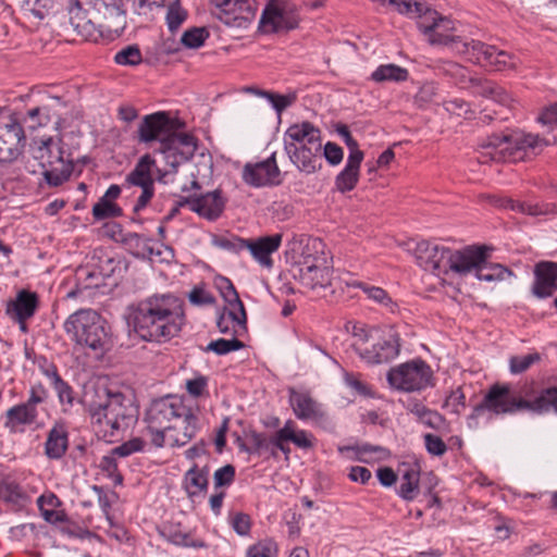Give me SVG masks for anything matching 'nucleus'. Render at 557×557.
<instances>
[{"instance_id":"1","label":"nucleus","mask_w":557,"mask_h":557,"mask_svg":"<svg viewBox=\"0 0 557 557\" xmlns=\"http://www.w3.org/2000/svg\"><path fill=\"white\" fill-rule=\"evenodd\" d=\"M418 28L431 45L449 46L469 60L495 71L516 69L519 59L512 53L478 40H462L456 35V25L435 10L426 11L419 20Z\"/></svg>"},{"instance_id":"2","label":"nucleus","mask_w":557,"mask_h":557,"mask_svg":"<svg viewBox=\"0 0 557 557\" xmlns=\"http://www.w3.org/2000/svg\"><path fill=\"white\" fill-rule=\"evenodd\" d=\"M145 421L156 447H182L198 432V417L181 397L156 399L146 411Z\"/></svg>"},{"instance_id":"3","label":"nucleus","mask_w":557,"mask_h":557,"mask_svg":"<svg viewBox=\"0 0 557 557\" xmlns=\"http://www.w3.org/2000/svg\"><path fill=\"white\" fill-rule=\"evenodd\" d=\"M184 308L172 294H156L137 302L131 313L134 332L144 341L165 343L178 335L184 324Z\"/></svg>"},{"instance_id":"4","label":"nucleus","mask_w":557,"mask_h":557,"mask_svg":"<svg viewBox=\"0 0 557 557\" xmlns=\"http://www.w3.org/2000/svg\"><path fill=\"white\" fill-rule=\"evenodd\" d=\"M557 413V387L542 389L534 394L530 389L515 391L508 384H494L469 414L467 422L471 429L479 426V418L484 411L494 414H513L529 411L543 414L550 410Z\"/></svg>"},{"instance_id":"5","label":"nucleus","mask_w":557,"mask_h":557,"mask_svg":"<svg viewBox=\"0 0 557 557\" xmlns=\"http://www.w3.org/2000/svg\"><path fill=\"white\" fill-rule=\"evenodd\" d=\"M82 401L96 433L104 440L119 436L137 420V408L121 393L104 387L87 388Z\"/></svg>"},{"instance_id":"6","label":"nucleus","mask_w":557,"mask_h":557,"mask_svg":"<svg viewBox=\"0 0 557 557\" xmlns=\"http://www.w3.org/2000/svg\"><path fill=\"white\" fill-rule=\"evenodd\" d=\"M138 138L143 143L159 141L158 151L171 171H176L188 161L197 149L196 138L186 133H176L174 121L165 112L146 115L139 124Z\"/></svg>"},{"instance_id":"7","label":"nucleus","mask_w":557,"mask_h":557,"mask_svg":"<svg viewBox=\"0 0 557 557\" xmlns=\"http://www.w3.org/2000/svg\"><path fill=\"white\" fill-rule=\"evenodd\" d=\"M128 0H71L69 15L72 26L83 35H90L95 24L120 35L126 27Z\"/></svg>"},{"instance_id":"8","label":"nucleus","mask_w":557,"mask_h":557,"mask_svg":"<svg viewBox=\"0 0 557 557\" xmlns=\"http://www.w3.org/2000/svg\"><path fill=\"white\" fill-rule=\"evenodd\" d=\"M64 330L77 346L88 348L101 356L111 347V334L104 319L92 309H81L72 313Z\"/></svg>"},{"instance_id":"9","label":"nucleus","mask_w":557,"mask_h":557,"mask_svg":"<svg viewBox=\"0 0 557 557\" xmlns=\"http://www.w3.org/2000/svg\"><path fill=\"white\" fill-rule=\"evenodd\" d=\"M320 238H310L292 264L294 280L308 289L317 290L331 284L332 268Z\"/></svg>"},{"instance_id":"10","label":"nucleus","mask_w":557,"mask_h":557,"mask_svg":"<svg viewBox=\"0 0 557 557\" xmlns=\"http://www.w3.org/2000/svg\"><path fill=\"white\" fill-rule=\"evenodd\" d=\"M547 143L539 135L513 132L507 136H493L480 146L479 160L482 163L516 162L523 159V153L535 152L546 146Z\"/></svg>"},{"instance_id":"11","label":"nucleus","mask_w":557,"mask_h":557,"mask_svg":"<svg viewBox=\"0 0 557 557\" xmlns=\"http://www.w3.org/2000/svg\"><path fill=\"white\" fill-rule=\"evenodd\" d=\"M433 371L421 359H414L392 368L387 381L392 388L400 392H420L432 385Z\"/></svg>"},{"instance_id":"12","label":"nucleus","mask_w":557,"mask_h":557,"mask_svg":"<svg viewBox=\"0 0 557 557\" xmlns=\"http://www.w3.org/2000/svg\"><path fill=\"white\" fill-rule=\"evenodd\" d=\"M215 16L228 27L248 28L258 11L257 0H210Z\"/></svg>"},{"instance_id":"13","label":"nucleus","mask_w":557,"mask_h":557,"mask_svg":"<svg viewBox=\"0 0 557 557\" xmlns=\"http://www.w3.org/2000/svg\"><path fill=\"white\" fill-rule=\"evenodd\" d=\"M39 158L47 159L46 163H42L44 166H48L44 176L50 186H60L71 176L72 164L64 160L62 151L52 138L44 141L39 148Z\"/></svg>"},{"instance_id":"14","label":"nucleus","mask_w":557,"mask_h":557,"mask_svg":"<svg viewBox=\"0 0 557 557\" xmlns=\"http://www.w3.org/2000/svg\"><path fill=\"white\" fill-rule=\"evenodd\" d=\"M297 25V15L282 0H270L260 18V27L264 33L289 30Z\"/></svg>"},{"instance_id":"15","label":"nucleus","mask_w":557,"mask_h":557,"mask_svg":"<svg viewBox=\"0 0 557 557\" xmlns=\"http://www.w3.org/2000/svg\"><path fill=\"white\" fill-rule=\"evenodd\" d=\"M449 250L445 246L421 240L417 243L413 253L423 270L441 276L448 273Z\"/></svg>"},{"instance_id":"16","label":"nucleus","mask_w":557,"mask_h":557,"mask_svg":"<svg viewBox=\"0 0 557 557\" xmlns=\"http://www.w3.org/2000/svg\"><path fill=\"white\" fill-rule=\"evenodd\" d=\"M243 181L253 187L274 186L282 182L275 153L263 161L247 163L243 169Z\"/></svg>"},{"instance_id":"17","label":"nucleus","mask_w":557,"mask_h":557,"mask_svg":"<svg viewBox=\"0 0 557 557\" xmlns=\"http://www.w3.org/2000/svg\"><path fill=\"white\" fill-rule=\"evenodd\" d=\"M488 259V249L485 246H467L458 250H449L448 272L467 275L476 272L480 264Z\"/></svg>"},{"instance_id":"18","label":"nucleus","mask_w":557,"mask_h":557,"mask_svg":"<svg viewBox=\"0 0 557 557\" xmlns=\"http://www.w3.org/2000/svg\"><path fill=\"white\" fill-rule=\"evenodd\" d=\"M178 206H187L190 211L198 215L213 221L216 220L224 210V199L219 190L207 193L200 196H187L178 201Z\"/></svg>"},{"instance_id":"19","label":"nucleus","mask_w":557,"mask_h":557,"mask_svg":"<svg viewBox=\"0 0 557 557\" xmlns=\"http://www.w3.org/2000/svg\"><path fill=\"white\" fill-rule=\"evenodd\" d=\"M283 235L280 233L261 236L256 238H247L246 247L251 258L264 269L273 268V258L272 255L276 252L282 245Z\"/></svg>"},{"instance_id":"20","label":"nucleus","mask_w":557,"mask_h":557,"mask_svg":"<svg viewBox=\"0 0 557 557\" xmlns=\"http://www.w3.org/2000/svg\"><path fill=\"white\" fill-rule=\"evenodd\" d=\"M169 169H158L156 160L148 153L141 156L137 161L135 168L127 174L125 182L132 186L147 187L154 185L153 173L158 174V180L164 182L168 174L174 173Z\"/></svg>"},{"instance_id":"21","label":"nucleus","mask_w":557,"mask_h":557,"mask_svg":"<svg viewBox=\"0 0 557 557\" xmlns=\"http://www.w3.org/2000/svg\"><path fill=\"white\" fill-rule=\"evenodd\" d=\"M289 403L294 414L299 420H310L315 423H324L329 420L322 405L307 392L290 391Z\"/></svg>"},{"instance_id":"22","label":"nucleus","mask_w":557,"mask_h":557,"mask_svg":"<svg viewBox=\"0 0 557 557\" xmlns=\"http://www.w3.org/2000/svg\"><path fill=\"white\" fill-rule=\"evenodd\" d=\"M399 335L395 331L389 330L368 348V354L364 355L362 360L369 364L388 362L399 355Z\"/></svg>"},{"instance_id":"23","label":"nucleus","mask_w":557,"mask_h":557,"mask_svg":"<svg viewBox=\"0 0 557 557\" xmlns=\"http://www.w3.org/2000/svg\"><path fill=\"white\" fill-rule=\"evenodd\" d=\"M322 145L321 129L309 121L294 123L284 134V149L287 146L301 147Z\"/></svg>"},{"instance_id":"24","label":"nucleus","mask_w":557,"mask_h":557,"mask_svg":"<svg viewBox=\"0 0 557 557\" xmlns=\"http://www.w3.org/2000/svg\"><path fill=\"white\" fill-rule=\"evenodd\" d=\"M290 162L306 174H313L321 169L320 157L322 145L293 147L287 146L285 150Z\"/></svg>"},{"instance_id":"25","label":"nucleus","mask_w":557,"mask_h":557,"mask_svg":"<svg viewBox=\"0 0 557 557\" xmlns=\"http://www.w3.org/2000/svg\"><path fill=\"white\" fill-rule=\"evenodd\" d=\"M534 275L533 294L539 298L552 296L557 289V264L542 261L535 265Z\"/></svg>"},{"instance_id":"26","label":"nucleus","mask_w":557,"mask_h":557,"mask_svg":"<svg viewBox=\"0 0 557 557\" xmlns=\"http://www.w3.org/2000/svg\"><path fill=\"white\" fill-rule=\"evenodd\" d=\"M39 306L36 293L22 289L13 301L8 305L7 313L14 320H29Z\"/></svg>"},{"instance_id":"27","label":"nucleus","mask_w":557,"mask_h":557,"mask_svg":"<svg viewBox=\"0 0 557 557\" xmlns=\"http://www.w3.org/2000/svg\"><path fill=\"white\" fill-rule=\"evenodd\" d=\"M218 329L223 334L242 337L247 333V314L245 309L224 308L216 321Z\"/></svg>"},{"instance_id":"28","label":"nucleus","mask_w":557,"mask_h":557,"mask_svg":"<svg viewBox=\"0 0 557 557\" xmlns=\"http://www.w3.org/2000/svg\"><path fill=\"white\" fill-rule=\"evenodd\" d=\"M38 418V411L32 410L25 404H18L7 410L3 425L11 433L23 432L26 425H32Z\"/></svg>"},{"instance_id":"29","label":"nucleus","mask_w":557,"mask_h":557,"mask_svg":"<svg viewBox=\"0 0 557 557\" xmlns=\"http://www.w3.org/2000/svg\"><path fill=\"white\" fill-rule=\"evenodd\" d=\"M361 162L358 153L348 156L345 168L335 177L334 184L337 191L345 194L357 186Z\"/></svg>"},{"instance_id":"30","label":"nucleus","mask_w":557,"mask_h":557,"mask_svg":"<svg viewBox=\"0 0 557 557\" xmlns=\"http://www.w3.org/2000/svg\"><path fill=\"white\" fill-rule=\"evenodd\" d=\"M69 446V434L64 425L55 424L48 432L45 454L49 459L62 458Z\"/></svg>"},{"instance_id":"31","label":"nucleus","mask_w":557,"mask_h":557,"mask_svg":"<svg viewBox=\"0 0 557 557\" xmlns=\"http://www.w3.org/2000/svg\"><path fill=\"white\" fill-rule=\"evenodd\" d=\"M470 82L475 87V92L479 95L492 99L498 104L511 108L515 102L511 95L507 92L505 88L499 86L498 84L481 78H470Z\"/></svg>"},{"instance_id":"32","label":"nucleus","mask_w":557,"mask_h":557,"mask_svg":"<svg viewBox=\"0 0 557 557\" xmlns=\"http://www.w3.org/2000/svg\"><path fill=\"white\" fill-rule=\"evenodd\" d=\"M348 286L361 289L367 295L368 299L384 307L389 312H395L397 310V304L382 287L373 286L369 283L357 280L349 282Z\"/></svg>"},{"instance_id":"33","label":"nucleus","mask_w":557,"mask_h":557,"mask_svg":"<svg viewBox=\"0 0 557 557\" xmlns=\"http://www.w3.org/2000/svg\"><path fill=\"white\" fill-rule=\"evenodd\" d=\"M7 133L9 139L0 136V162H10L17 157L16 143L23 138V131L17 124L7 125Z\"/></svg>"},{"instance_id":"34","label":"nucleus","mask_w":557,"mask_h":557,"mask_svg":"<svg viewBox=\"0 0 557 557\" xmlns=\"http://www.w3.org/2000/svg\"><path fill=\"white\" fill-rule=\"evenodd\" d=\"M420 473L413 468H406L400 475L397 493L405 500H412L419 493Z\"/></svg>"},{"instance_id":"35","label":"nucleus","mask_w":557,"mask_h":557,"mask_svg":"<svg viewBox=\"0 0 557 557\" xmlns=\"http://www.w3.org/2000/svg\"><path fill=\"white\" fill-rule=\"evenodd\" d=\"M408 70L396 64H382L371 74V79L376 83L384 82H405L408 79Z\"/></svg>"},{"instance_id":"36","label":"nucleus","mask_w":557,"mask_h":557,"mask_svg":"<svg viewBox=\"0 0 557 557\" xmlns=\"http://www.w3.org/2000/svg\"><path fill=\"white\" fill-rule=\"evenodd\" d=\"M475 276L480 281L491 283L506 280L507 277L512 276V272L499 263H490L486 260L480 264L475 272Z\"/></svg>"},{"instance_id":"37","label":"nucleus","mask_w":557,"mask_h":557,"mask_svg":"<svg viewBox=\"0 0 557 557\" xmlns=\"http://www.w3.org/2000/svg\"><path fill=\"white\" fill-rule=\"evenodd\" d=\"M184 485L189 496L205 492L208 487L207 472L198 469L196 466L191 467L185 474Z\"/></svg>"},{"instance_id":"38","label":"nucleus","mask_w":557,"mask_h":557,"mask_svg":"<svg viewBox=\"0 0 557 557\" xmlns=\"http://www.w3.org/2000/svg\"><path fill=\"white\" fill-rule=\"evenodd\" d=\"M288 442H292L297 447L302 449H310L314 445V436L306 431L296 428V424L293 420H287L284 424Z\"/></svg>"},{"instance_id":"39","label":"nucleus","mask_w":557,"mask_h":557,"mask_svg":"<svg viewBox=\"0 0 557 557\" xmlns=\"http://www.w3.org/2000/svg\"><path fill=\"white\" fill-rule=\"evenodd\" d=\"M375 333L376 331L369 329L363 324H355L352 326V348L361 359H363L364 355L368 354V343L374 339Z\"/></svg>"},{"instance_id":"40","label":"nucleus","mask_w":557,"mask_h":557,"mask_svg":"<svg viewBox=\"0 0 557 557\" xmlns=\"http://www.w3.org/2000/svg\"><path fill=\"white\" fill-rule=\"evenodd\" d=\"M391 4H393L397 11L401 14L407 15L410 18H414L417 21V25L419 26V20L426 12L430 11L425 3L418 2L416 0H388Z\"/></svg>"},{"instance_id":"41","label":"nucleus","mask_w":557,"mask_h":557,"mask_svg":"<svg viewBox=\"0 0 557 557\" xmlns=\"http://www.w3.org/2000/svg\"><path fill=\"white\" fill-rule=\"evenodd\" d=\"M244 347V343L240 342L237 337H232L231 339L219 338L210 342L205 351H212L219 356L226 355L231 351L239 350Z\"/></svg>"},{"instance_id":"42","label":"nucleus","mask_w":557,"mask_h":557,"mask_svg":"<svg viewBox=\"0 0 557 557\" xmlns=\"http://www.w3.org/2000/svg\"><path fill=\"white\" fill-rule=\"evenodd\" d=\"M143 55L136 45H131L117 51L114 55V62L119 65L135 66L140 64Z\"/></svg>"},{"instance_id":"43","label":"nucleus","mask_w":557,"mask_h":557,"mask_svg":"<svg viewBox=\"0 0 557 557\" xmlns=\"http://www.w3.org/2000/svg\"><path fill=\"white\" fill-rule=\"evenodd\" d=\"M92 215L99 221L108 218H116L122 215V209L115 202L100 198L92 207Z\"/></svg>"},{"instance_id":"44","label":"nucleus","mask_w":557,"mask_h":557,"mask_svg":"<svg viewBox=\"0 0 557 557\" xmlns=\"http://www.w3.org/2000/svg\"><path fill=\"white\" fill-rule=\"evenodd\" d=\"M247 91L267 98L278 114L288 108L295 99L293 96L277 95L269 91L257 90L251 87L247 88Z\"/></svg>"},{"instance_id":"45","label":"nucleus","mask_w":557,"mask_h":557,"mask_svg":"<svg viewBox=\"0 0 557 557\" xmlns=\"http://www.w3.org/2000/svg\"><path fill=\"white\" fill-rule=\"evenodd\" d=\"M246 239L235 235L214 237L212 243L215 247L233 252L239 253L245 250Z\"/></svg>"},{"instance_id":"46","label":"nucleus","mask_w":557,"mask_h":557,"mask_svg":"<svg viewBox=\"0 0 557 557\" xmlns=\"http://www.w3.org/2000/svg\"><path fill=\"white\" fill-rule=\"evenodd\" d=\"M277 552V544L271 539H265L251 545L247 550V557H276Z\"/></svg>"},{"instance_id":"47","label":"nucleus","mask_w":557,"mask_h":557,"mask_svg":"<svg viewBox=\"0 0 557 557\" xmlns=\"http://www.w3.org/2000/svg\"><path fill=\"white\" fill-rule=\"evenodd\" d=\"M162 535L171 543L182 546L194 545L190 534L186 531L180 530L173 524H166L161 531Z\"/></svg>"},{"instance_id":"48","label":"nucleus","mask_w":557,"mask_h":557,"mask_svg":"<svg viewBox=\"0 0 557 557\" xmlns=\"http://www.w3.org/2000/svg\"><path fill=\"white\" fill-rule=\"evenodd\" d=\"M187 13L182 8L180 0L170 3L166 12V24L171 32L176 30L186 20Z\"/></svg>"},{"instance_id":"49","label":"nucleus","mask_w":557,"mask_h":557,"mask_svg":"<svg viewBox=\"0 0 557 557\" xmlns=\"http://www.w3.org/2000/svg\"><path fill=\"white\" fill-rule=\"evenodd\" d=\"M24 9L34 17L44 20L53 9V0H25Z\"/></svg>"},{"instance_id":"50","label":"nucleus","mask_w":557,"mask_h":557,"mask_svg":"<svg viewBox=\"0 0 557 557\" xmlns=\"http://www.w3.org/2000/svg\"><path fill=\"white\" fill-rule=\"evenodd\" d=\"M444 408H446L450 413L457 416L461 414V412L466 409V395L461 387H457L450 392V394L445 399Z\"/></svg>"},{"instance_id":"51","label":"nucleus","mask_w":557,"mask_h":557,"mask_svg":"<svg viewBox=\"0 0 557 557\" xmlns=\"http://www.w3.org/2000/svg\"><path fill=\"white\" fill-rule=\"evenodd\" d=\"M187 393L194 397L199 398L203 396H208V377L201 374H198L185 383Z\"/></svg>"},{"instance_id":"52","label":"nucleus","mask_w":557,"mask_h":557,"mask_svg":"<svg viewBox=\"0 0 557 557\" xmlns=\"http://www.w3.org/2000/svg\"><path fill=\"white\" fill-rule=\"evenodd\" d=\"M540 360V355L537 352L524 355V356H513L509 360L510 372L515 374L522 373L527 371L534 362Z\"/></svg>"},{"instance_id":"53","label":"nucleus","mask_w":557,"mask_h":557,"mask_svg":"<svg viewBox=\"0 0 557 557\" xmlns=\"http://www.w3.org/2000/svg\"><path fill=\"white\" fill-rule=\"evenodd\" d=\"M99 468L108 474V476L115 483L121 484L123 476L117 470V462L115 456L110 453L101 458Z\"/></svg>"},{"instance_id":"54","label":"nucleus","mask_w":557,"mask_h":557,"mask_svg":"<svg viewBox=\"0 0 557 557\" xmlns=\"http://www.w3.org/2000/svg\"><path fill=\"white\" fill-rule=\"evenodd\" d=\"M224 286L222 287V296L226 302L224 308L227 309H245L244 304L239 299V296L228 278H224Z\"/></svg>"},{"instance_id":"55","label":"nucleus","mask_w":557,"mask_h":557,"mask_svg":"<svg viewBox=\"0 0 557 557\" xmlns=\"http://www.w3.org/2000/svg\"><path fill=\"white\" fill-rule=\"evenodd\" d=\"M423 440L425 449L430 455L442 457L447 451V445L438 435L428 433L423 436Z\"/></svg>"},{"instance_id":"56","label":"nucleus","mask_w":557,"mask_h":557,"mask_svg":"<svg viewBox=\"0 0 557 557\" xmlns=\"http://www.w3.org/2000/svg\"><path fill=\"white\" fill-rule=\"evenodd\" d=\"M145 447V442L139 437H134L120 446L113 448L111 453L114 456L127 457L134 453L141 451Z\"/></svg>"},{"instance_id":"57","label":"nucleus","mask_w":557,"mask_h":557,"mask_svg":"<svg viewBox=\"0 0 557 557\" xmlns=\"http://www.w3.org/2000/svg\"><path fill=\"white\" fill-rule=\"evenodd\" d=\"M208 34L203 28H194L187 30L182 36V44L187 48H199L203 45Z\"/></svg>"},{"instance_id":"58","label":"nucleus","mask_w":557,"mask_h":557,"mask_svg":"<svg viewBox=\"0 0 557 557\" xmlns=\"http://www.w3.org/2000/svg\"><path fill=\"white\" fill-rule=\"evenodd\" d=\"M188 299L195 306L212 305L215 301L214 296L201 286L194 287L188 294Z\"/></svg>"},{"instance_id":"59","label":"nucleus","mask_w":557,"mask_h":557,"mask_svg":"<svg viewBox=\"0 0 557 557\" xmlns=\"http://www.w3.org/2000/svg\"><path fill=\"white\" fill-rule=\"evenodd\" d=\"M165 0H134V10L139 15H150L163 8Z\"/></svg>"},{"instance_id":"60","label":"nucleus","mask_w":557,"mask_h":557,"mask_svg":"<svg viewBox=\"0 0 557 557\" xmlns=\"http://www.w3.org/2000/svg\"><path fill=\"white\" fill-rule=\"evenodd\" d=\"M323 149V157L329 162V164L335 166L338 165L343 161L344 151L343 149L335 143L327 141Z\"/></svg>"},{"instance_id":"61","label":"nucleus","mask_w":557,"mask_h":557,"mask_svg":"<svg viewBox=\"0 0 557 557\" xmlns=\"http://www.w3.org/2000/svg\"><path fill=\"white\" fill-rule=\"evenodd\" d=\"M250 443L255 453L259 455L268 454L271 457V441L265 434L252 433Z\"/></svg>"},{"instance_id":"62","label":"nucleus","mask_w":557,"mask_h":557,"mask_svg":"<svg viewBox=\"0 0 557 557\" xmlns=\"http://www.w3.org/2000/svg\"><path fill=\"white\" fill-rule=\"evenodd\" d=\"M235 476V469L231 465H226L214 472V485L216 487L230 485Z\"/></svg>"},{"instance_id":"63","label":"nucleus","mask_w":557,"mask_h":557,"mask_svg":"<svg viewBox=\"0 0 557 557\" xmlns=\"http://www.w3.org/2000/svg\"><path fill=\"white\" fill-rule=\"evenodd\" d=\"M55 389L59 400L63 405L73 406L74 403V395L72 387L64 382L62 379L55 382L54 385H52Z\"/></svg>"},{"instance_id":"64","label":"nucleus","mask_w":557,"mask_h":557,"mask_svg":"<svg viewBox=\"0 0 557 557\" xmlns=\"http://www.w3.org/2000/svg\"><path fill=\"white\" fill-rule=\"evenodd\" d=\"M232 527L239 535H247L250 532V517L243 512H237L232 517Z\"/></svg>"}]
</instances>
